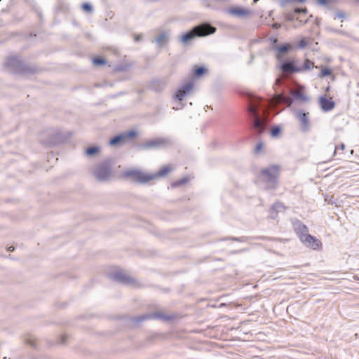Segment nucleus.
<instances>
[{
  "instance_id": "1",
  "label": "nucleus",
  "mask_w": 359,
  "mask_h": 359,
  "mask_svg": "<svg viewBox=\"0 0 359 359\" xmlns=\"http://www.w3.org/2000/svg\"><path fill=\"white\" fill-rule=\"evenodd\" d=\"M267 107V103L262 100L252 101L248 107V112L253 118L252 128L258 133H262L265 130L267 122L265 114Z\"/></svg>"
},
{
  "instance_id": "2",
  "label": "nucleus",
  "mask_w": 359,
  "mask_h": 359,
  "mask_svg": "<svg viewBox=\"0 0 359 359\" xmlns=\"http://www.w3.org/2000/svg\"><path fill=\"white\" fill-rule=\"evenodd\" d=\"M216 32V28L209 23H202L194 27L189 32L182 35L180 41L184 44L188 43L196 36H205L212 34Z\"/></svg>"
},
{
  "instance_id": "3",
  "label": "nucleus",
  "mask_w": 359,
  "mask_h": 359,
  "mask_svg": "<svg viewBox=\"0 0 359 359\" xmlns=\"http://www.w3.org/2000/svg\"><path fill=\"white\" fill-rule=\"evenodd\" d=\"M279 175V166L271 165L261 172L262 180L266 184L267 189H275Z\"/></svg>"
},
{
  "instance_id": "4",
  "label": "nucleus",
  "mask_w": 359,
  "mask_h": 359,
  "mask_svg": "<svg viewBox=\"0 0 359 359\" xmlns=\"http://www.w3.org/2000/svg\"><path fill=\"white\" fill-rule=\"evenodd\" d=\"M313 62L309 59H306L302 67H297L293 61L285 60L281 65L280 69L285 74H293L309 71L311 69Z\"/></svg>"
},
{
  "instance_id": "5",
  "label": "nucleus",
  "mask_w": 359,
  "mask_h": 359,
  "mask_svg": "<svg viewBox=\"0 0 359 359\" xmlns=\"http://www.w3.org/2000/svg\"><path fill=\"white\" fill-rule=\"evenodd\" d=\"M5 66L9 71L15 74H22L25 72H32V70L27 67L17 56L9 57L6 61Z\"/></svg>"
},
{
  "instance_id": "6",
  "label": "nucleus",
  "mask_w": 359,
  "mask_h": 359,
  "mask_svg": "<svg viewBox=\"0 0 359 359\" xmlns=\"http://www.w3.org/2000/svg\"><path fill=\"white\" fill-rule=\"evenodd\" d=\"M111 161L106 160L98 164L94 170V175L99 181L107 180L111 175Z\"/></svg>"
},
{
  "instance_id": "7",
  "label": "nucleus",
  "mask_w": 359,
  "mask_h": 359,
  "mask_svg": "<svg viewBox=\"0 0 359 359\" xmlns=\"http://www.w3.org/2000/svg\"><path fill=\"white\" fill-rule=\"evenodd\" d=\"M174 318L173 316L167 315L162 311H156L148 314H144L140 316H136L133 318V322L139 323L148 319H156L163 321H169Z\"/></svg>"
},
{
  "instance_id": "8",
  "label": "nucleus",
  "mask_w": 359,
  "mask_h": 359,
  "mask_svg": "<svg viewBox=\"0 0 359 359\" xmlns=\"http://www.w3.org/2000/svg\"><path fill=\"white\" fill-rule=\"evenodd\" d=\"M171 144L170 139L166 137H159L150 140L141 145L143 149H161Z\"/></svg>"
},
{
  "instance_id": "9",
  "label": "nucleus",
  "mask_w": 359,
  "mask_h": 359,
  "mask_svg": "<svg viewBox=\"0 0 359 359\" xmlns=\"http://www.w3.org/2000/svg\"><path fill=\"white\" fill-rule=\"evenodd\" d=\"M123 175L139 183H147L153 180V177L138 170H127Z\"/></svg>"
},
{
  "instance_id": "10",
  "label": "nucleus",
  "mask_w": 359,
  "mask_h": 359,
  "mask_svg": "<svg viewBox=\"0 0 359 359\" xmlns=\"http://www.w3.org/2000/svg\"><path fill=\"white\" fill-rule=\"evenodd\" d=\"M194 86V81H189L186 82L176 90L173 98L178 101H182L192 91Z\"/></svg>"
},
{
  "instance_id": "11",
  "label": "nucleus",
  "mask_w": 359,
  "mask_h": 359,
  "mask_svg": "<svg viewBox=\"0 0 359 359\" xmlns=\"http://www.w3.org/2000/svg\"><path fill=\"white\" fill-rule=\"evenodd\" d=\"M294 116L300 123V128L302 131H309L310 129L309 114L302 111H295Z\"/></svg>"
},
{
  "instance_id": "12",
  "label": "nucleus",
  "mask_w": 359,
  "mask_h": 359,
  "mask_svg": "<svg viewBox=\"0 0 359 359\" xmlns=\"http://www.w3.org/2000/svg\"><path fill=\"white\" fill-rule=\"evenodd\" d=\"M299 240L304 245L313 250L318 249L321 245L320 240L308 233L303 236H300Z\"/></svg>"
},
{
  "instance_id": "13",
  "label": "nucleus",
  "mask_w": 359,
  "mask_h": 359,
  "mask_svg": "<svg viewBox=\"0 0 359 359\" xmlns=\"http://www.w3.org/2000/svg\"><path fill=\"white\" fill-rule=\"evenodd\" d=\"M111 279L115 280L116 282L125 284V285H131L133 283V279L130 276H129L127 273L123 272V271H117L110 275Z\"/></svg>"
},
{
  "instance_id": "14",
  "label": "nucleus",
  "mask_w": 359,
  "mask_h": 359,
  "mask_svg": "<svg viewBox=\"0 0 359 359\" xmlns=\"http://www.w3.org/2000/svg\"><path fill=\"white\" fill-rule=\"evenodd\" d=\"M136 133L134 130H130L126 133L118 135L110 140L109 144L111 146H115L117 144H124L128 139L134 137Z\"/></svg>"
},
{
  "instance_id": "15",
  "label": "nucleus",
  "mask_w": 359,
  "mask_h": 359,
  "mask_svg": "<svg viewBox=\"0 0 359 359\" xmlns=\"http://www.w3.org/2000/svg\"><path fill=\"white\" fill-rule=\"evenodd\" d=\"M292 224L294 230L297 233L299 238H300V236H303L309 231L307 226L299 220H295L293 222Z\"/></svg>"
},
{
  "instance_id": "16",
  "label": "nucleus",
  "mask_w": 359,
  "mask_h": 359,
  "mask_svg": "<svg viewBox=\"0 0 359 359\" xmlns=\"http://www.w3.org/2000/svg\"><path fill=\"white\" fill-rule=\"evenodd\" d=\"M320 106L323 111H329L334 109V102L331 100L327 99L325 97H320L319 100Z\"/></svg>"
},
{
  "instance_id": "17",
  "label": "nucleus",
  "mask_w": 359,
  "mask_h": 359,
  "mask_svg": "<svg viewBox=\"0 0 359 359\" xmlns=\"http://www.w3.org/2000/svg\"><path fill=\"white\" fill-rule=\"evenodd\" d=\"M228 13L232 15L243 18L250 15V11L248 9H243L241 8L232 7L228 9Z\"/></svg>"
},
{
  "instance_id": "18",
  "label": "nucleus",
  "mask_w": 359,
  "mask_h": 359,
  "mask_svg": "<svg viewBox=\"0 0 359 359\" xmlns=\"http://www.w3.org/2000/svg\"><path fill=\"white\" fill-rule=\"evenodd\" d=\"M169 41V33L168 32H161L156 39L155 43L159 47L164 46Z\"/></svg>"
},
{
  "instance_id": "19",
  "label": "nucleus",
  "mask_w": 359,
  "mask_h": 359,
  "mask_svg": "<svg viewBox=\"0 0 359 359\" xmlns=\"http://www.w3.org/2000/svg\"><path fill=\"white\" fill-rule=\"evenodd\" d=\"M171 170H172V168H170L169 166H164L160 170H158L157 172H156L154 174L149 175L153 177V180H154L158 177H165Z\"/></svg>"
},
{
  "instance_id": "20",
  "label": "nucleus",
  "mask_w": 359,
  "mask_h": 359,
  "mask_svg": "<svg viewBox=\"0 0 359 359\" xmlns=\"http://www.w3.org/2000/svg\"><path fill=\"white\" fill-rule=\"evenodd\" d=\"M166 83L164 81H154L152 85L151 88L155 91H161L165 87Z\"/></svg>"
},
{
  "instance_id": "21",
  "label": "nucleus",
  "mask_w": 359,
  "mask_h": 359,
  "mask_svg": "<svg viewBox=\"0 0 359 359\" xmlns=\"http://www.w3.org/2000/svg\"><path fill=\"white\" fill-rule=\"evenodd\" d=\"M292 95L296 99L303 102L308 101V97L301 90H294L292 92Z\"/></svg>"
},
{
  "instance_id": "22",
  "label": "nucleus",
  "mask_w": 359,
  "mask_h": 359,
  "mask_svg": "<svg viewBox=\"0 0 359 359\" xmlns=\"http://www.w3.org/2000/svg\"><path fill=\"white\" fill-rule=\"evenodd\" d=\"M206 72H207V69L203 67H196V68H195V69L194 71V75L196 77H200L202 75H203L205 73H206Z\"/></svg>"
},
{
  "instance_id": "23",
  "label": "nucleus",
  "mask_w": 359,
  "mask_h": 359,
  "mask_svg": "<svg viewBox=\"0 0 359 359\" xmlns=\"http://www.w3.org/2000/svg\"><path fill=\"white\" fill-rule=\"evenodd\" d=\"M277 50L280 53H286L291 49V45L289 43L277 47Z\"/></svg>"
},
{
  "instance_id": "24",
  "label": "nucleus",
  "mask_w": 359,
  "mask_h": 359,
  "mask_svg": "<svg viewBox=\"0 0 359 359\" xmlns=\"http://www.w3.org/2000/svg\"><path fill=\"white\" fill-rule=\"evenodd\" d=\"M99 151V147H90L86 149V154L88 156H92L96 154Z\"/></svg>"
},
{
  "instance_id": "25",
  "label": "nucleus",
  "mask_w": 359,
  "mask_h": 359,
  "mask_svg": "<svg viewBox=\"0 0 359 359\" xmlns=\"http://www.w3.org/2000/svg\"><path fill=\"white\" fill-rule=\"evenodd\" d=\"M284 209L283 205L280 202L275 203L271 207V210L276 211V212H280V210Z\"/></svg>"
},
{
  "instance_id": "26",
  "label": "nucleus",
  "mask_w": 359,
  "mask_h": 359,
  "mask_svg": "<svg viewBox=\"0 0 359 359\" xmlns=\"http://www.w3.org/2000/svg\"><path fill=\"white\" fill-rule=\"evenodd\" d=\"M188 181H189L188 177H183L181 180H178V181L175 182L172 184V186L174 187H179L180 185H182V184L187 183Z\"/></svg>"
},
{
  "instance_id": "27",
  "label": "nucleus",
  "mask_w": 359,
  "mask_h": 359,
  "mask_svg": "<svg viewBox=\"0 0 359 359\" xmlns=\"http://www.w3.org/2000/svg\"><path fill=\"white\" fill-rule=\"evenodd\" d=\"M332 74V71L328 67H324L321 69L320 76L325 77Z\"/></svg>"
},
{
  "instance_id": "28",
  "label": "nucleus",
  "mask_w": 359,
  "mask_h": 359,
  "mask_svg": "<svg viewBox=\"0 0 359 359\" xmlns=\"http://www.w3.org/2000/svg\"><path fill=\"white\" fill-rule=\"evenodd\" d=\"M93 62L96 65H103L106 64V60L102 58L95 57L93 60Z\"/></svg>"
},
{
  "instance_id": "29",
  "label": "nucleus",
  "mask_w": 359,
  "mask_h": 359,
  "mask_svg": "<svg viewBox=\"0 0 359 359\" xmlns=\"http://www.w3.org/2000/svg\"><path fill=\"white\" fill-rule=\"evenodd\" d=\"M280 101L287 104L288 105H291L292 103V101L291 100L290 97H286V96H284V95H280Z\"/></svg>"
},
{
  "instance_id": "30",
  "label": "nucleus",
  "mask_w": 359,
  "mask_h": 359,
  "mask_svg": "<svg viewBox=\"0 0 359 359\" xmlns=\"http://www.w3.org/2000/svg\"><path fill=\"white\" fill-rule=\"evenodd\" d=\"M280 132V128L278 126H275L271 129V135L272 137L276 136Z\"/></svg>"
},
{
  "instance_id": "31",
  "label": "nucleus",
  "mask_w": 359,
  "mask_h": 359,
  "mask_svg": "<svg viewBox=\"0 0 359 359\" xmlns=\"http://www.w3.org/2000/svg\"><path fill=\"white\" fill-rule=\"evenodd\" d=\"M82 8L87 12H91L93 11L92 6L88 3L83 4Z\"/></svg>"
},
{
  "instance_id": "32",
  "label": "nucleus",
  "mask_w": 359,
  "mask_h": 359,
  "mask_svg": "<svg viewBox=\"0 0 359 359\" xmlns=\"http://www.w3.org/2000/svg\"><path fill=\"white\" fill-rule=\"evenodd\" d=\"M298 46L300 48H304L307 46V43L304 39H302L299 41Z\"/></svg>"
},
{
  "instance_id": "33",
  "label": "nucleus",
  "mask_w": 359,
  "mask_h": 359,
  "mask_svg": "<svg viewBox=\"0 0 359 359\" xmlns=\"http://www.w3.org/2000/svg\"><path fill=\"white\" fill-rule=\"evenodd\" d=\"M316 1L320 6H327L332 0H316Z\"/></svg>"
},
{
  "instance_id": "34",
  "label": "nucleus",
  "mask_w": 359,
  "mask_h": 359,
  "mask_svg": "<svg viewBox=\"0 0 359 359\" xmlns=\"http://www.w3.org/2000/svg\"><path fill=\"white\" fill-rule=\"evenodd\" d=\"M346 17V14L344 11H338L337 13H336V16L334 17V19H336V18H344Z\"/></svg>"
},
{
  "instance_id": "35",
  "label": "nucleus",
  "mask_w": 359,
  "mask_h": 359,
  "mask_svg": "<svg viewBox=\"0 0 359 359\" xmlns=\"http://www.w3.org/2000/svg\"><path fill=\"white\" fill-rule=\"evenodd\" d=\"M306 12H307L306 8H297L294 10V14L301 13H306Z\"/></svg>"
},
{
  "instance_id": "36",
  "label": "nucleus",
  "mask_w": 359,
  "mask_h": 359,
  "mask_svg": "<svg viewBox=\"0 0 359 359\" xmlns=\"http://www.w3.org/2000/svg\"><path fill=\"white\" fill-rule=\"evenodd\" d=\"M294 17V13H288L287 14L286 18L287 20H293Z\"/></svg>"
},
{
  "instance_id": "37",
  "label": "nucleus",
  "mask_w": 359,
  "mask_h": 359,
  "mask_svg": "<svg viewBox=\"0 0 359 359\" xmlns=\"http://www.w3.org/2000/svg\"><path fill=\"white\" fill-rule=\"evenodd\" d=\"M26 343L29 344L30 346H36V343L34 341V340H32V339H27L26 340Z\"/></svg>"
},
{
  "instance_id": "38",
  "label": "nucleus",
  "mask_w": 359,
  "mask_h": 359,
  "mask_svg": "<svg viewBox=\"0 0 359 359\" xmlns=\"http://www.w3.org/2000/svg\"><path fill=\"white\" fill-rule=\"evenodd\" d=\"M231 240L236 241L239 242H244L245 241L244 237H240V238H232Z\"/></svg>"
},
{
  "instance_id": "39",
  "label": "nucleus",
  "mask_w": 359,
  "mask_h": 359,
  "mask_svg": "<svg viewBox=\"0 0 359 359\" xmlns=\"http://www.w3.org/2000/svg\"><path fill=\"white\" fill-rule=\"evenodd\" d=\"M262 148V143L257 144L255 147V151L259 152V151H261Z\"/></svg>"
},
{
  "instance_id": "40",
  "label": "nucleus",
  "mask_w": 359,
  "mask_h": 359,
  "mask_svg": "<svg viewBox=\"0 0 359 359\" xmlns=\"http://www.w3.org/2000/svg\"><path fill=\"white\" fill-rule=\"evenodd\" d=\"M272 27L274 29H278L280 27V25L278 23H274V24H273Z\"/></svg>"
},
{
  "instance_id": "41",
  "label": "nucleus",
  "mask_w": 359,
  "mask_h": 359,
  "mask_svg": "<svg viewBox=\"0 0 359 359\" xmlns=\"http://www.w3.org/2000/svg\"><path fill=\"white\" fill-rule=\"evenodd\" d=\"M330 31L333 32H336V33H340L341 34L343 32L341 31V30H339V29H330Z\"/></svg>"
},
{
  "instance_id": "42",
  "label": "nucleus",
  "mask_w": 359,
  "mask_h": 359,
  "mask_svg": "<svg viewBox=\"0 0 359 359\" xmlns=\"http://www.w3.org/2000/svg\"><path fill=\"white\" fill-rule=\"evenodd\" d=\"M339 148L341 150H344V148H345V145H344V144H343V143H342V144H341Z\"/></svg>"
},
{
  "instance_id": "43",
  "label": "nucleus",
  "mask_w": 359,
  "mask_h": 359,
  "mask_svg": "<svg viewBox=\"0 0 359 359\" xmlns=\"http://www.w3.org/2000/svg\"><path fill=\"white\" fill-rule=\"evenodd\" d=\"M14 249H15L14 247L11 246V247L8 248V251H13Z\"/></svg>"
},
{
  "instance_id": "44",
  "label": "nucleus",
  "mask_w": 359,
  "mask_h": 359,
  "mask_svg": "<svg viewBox=\"0 0 359 359\" xmlns=\"http://www.w3.org/2000/svg\"><path fill=\"white\" fill-rule=\"evenodd\" d=\"M62 344L65 343V337H62Z\"/></svg>"
},
{
  "instance_id": "45",
  "label": "nucleus",
  "mask_w": 359,
  "mask_h": 359,
  "mask_svg": "<svg viewBox=\"0 0 359 359\" xmlns=\"http://www.w3.org/2000/svg\"><path fill=\"white\" fill-rule=\"evenodd\" d=\"M141 36H138L135 38V41H137L140 39Z\"/></svg>"
},
{
  "instance_id": "46",
  "label": "nucleus",
  "mask_w": 359,
  "mask_h": 359,
  "mask_svg": "<svg viewBox=\"0 0 359 359\" xmlns=\"http://www.w3.org/2000/svg\"><path fill=\"white\" fill-rule=\"evenodd\" d=\"M337 149H338V147H334V154H336V151H337Z\"/></svg>"
},
{
  "instance_id": "47",
  "label": "nucleus",
  "mask_w": 359,
  "mask_h": 359,
  "mask_svg": "<svg viewBox=\"0 0 359 359\" xmlns=\"http://www.w3.org/2000/svg\"><path fill=\"white\" fill-rule=\"evenodd\" d=\"M273 42H274V43H275V42H277V39H275L273 40Z\"/></svg>"
},
{
  "instance_id": "48",
  "label": "nucleus",
  "mask_w": 359,
  "mask_h": 359,
  "mask_svg": "<svg viewBox=\"0 0 359 359\" xmlns=\"http://www.w3.org/2000/svg\"><path fill=\"white\" fill-rule=\"evenodd\" d=\"M255 3L257 2L259 0H253Z\"/></svg>"
},
{
  "instance_id": "49",
  "label": "nucleus",
  "mask_w": 359,
  "mask_h": 359,
  "mask_svg": "<svg viewBox=\"0 0 359 359\" xmlns=\"http://www.w3.org/2000/svg\"><path fill=\"white\" fill-rule=\"evenodd\" d=\"M311 67H314V65H311ZM315 68H317V66H315Z\"/></svg>"
},
{
  "instance_id": "50",
  "label": "nucleus",
  "mask_w": 359,
  "mask_h": 359,
  "mask_svg": "<svg viewBox=\"0 0 359 359\" xmlns=\"http://www.w3.org/2000/svg\"><path fill=\"white\" fill-rule=\"evenodd\" d=\"M356 1L359 2V0H355Z\"/></svg>"
}]
</instances>
